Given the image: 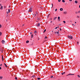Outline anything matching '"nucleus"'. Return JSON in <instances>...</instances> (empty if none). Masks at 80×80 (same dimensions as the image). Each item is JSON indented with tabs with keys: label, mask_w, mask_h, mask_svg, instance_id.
<instances>
[{
	"label": "nucleus",
	"mask_w": 80,
	"mask_h": 80,
	"mask_svg": "<svg viewBox=\"0 0 80 80\" xmlns=\"http://www.w3.org/2000/svg\"><path fill=\"white\" fill-rule=\"evenodd\" d=\"M32 11H33V8L31 7L30 8L29 11V12H32Z\"/></svg>",
	"instance_id": "nucleus-1"
},
{
	"label": "nucleus",
	"mask_w": 80,
	"mask_h": 80,
	"mask_svg": "<svg viewBox=\"0 0 80 80\" xmlns=\"http://www.w3.org/2000/svg\"><path fill=\"white\" fill-rule=\"evenodd\" d=\"M68 37L69 39H72V38H73V37L72 36H69Z\"/></svg>",
	"instance_id": "nucleus-2"
},
{
	"label": "nucleus",
	"mask_w": 80,
	"mask_h": 80,
	"mask_svg": "<svg viewBox=\"0 0 80 80\" xmlns=\"http://www.w3.org/2000/svg\"><path fill=\"white\" fill-rule=\"evenodd\" d=\"M10 9H8V12H7V15H8V13H10Z\"/></svg>",
	"instance_id": "nucleus-3"
},
{
	"label": "nucleus",
	"mask_w": 80,
	"mask_h": 80,
	"mask_svg": "<svg viewBox=\"0 0 80 80\" xmlns=\"http://www.w3.org/2000/svg\"><path fill=\"white\" fill-rule=\"evenodd\" d=\"M1 42H2V43L3 44H4V43H5V41L4 40H2V41Z\"/></svg>",
	"instance_id": "nucleus-4"
},
{
	"label": "nucleus",
	"mask_w": 80,
	"mask_h": 80,
	"mask_svg": "<svg viewBox=\"0 0 80 80\" xmlns=\"http://www.w3.org/2000/svg\"><path fill=\"white\" fill-rule=\"evenodd\" d=\"M68 75H74V74H71V73H69L67 75V76H68Z\"/></svg>",
	"instance_id": "nucleus-5"
},
{
	"label": "nucleus",
	"mask_w": 80,
	"mask_h": 80,
	"mask_svg": "<svg viewBox=\"0 0 80 80\" xmlns=\"http://www.w3.org/2000/svg\"><path fill=\"white\" fill-rule=\"evenodd\" d=\"M40 23H38L37 25V27H40Z\"/></svg>",
	"instance_id": "nucleus-6"
},
{
	"label": "nucleus",
	"mask_w": 80,
	"mask_h": 80,
	"mask_svg": "<svg viewBox=\"0 0 80 80\" xmlns=\"http://www.w3.org/2000/svg\"><path fill=\"white\" fill-rule=\"evenodd\" d=\"M0 10H3V6H1V8H0Z\"/></svg>",
	"instance_id": "nucleus-7"
},
{
	"label": "nucleus",
	"mask_w": 80,
	"mask_h": 80,
	"mask_svg": "<svg viewBox=\"0 0 80 80\" xmlns=\"http://www.w3.org/2000/svg\"><path fill=\"white\" fill-rule=\"evenodd\" d=\"M55 33H56L57 34H58L59 33V32H55Z\"/></svg>",
	"instance_id": "nucleus-8"
},
{
	"label": "nucleus",
	"mask_w": 80,
	"mask_h": 80,
	"mask_svg": "<svg viewBox=\"0 0 80 80\" xmlns=\"http://www.w3.org/2000/svg\"><path fill=\"white\" fill-rule=\"evenodd\" d=\"M4 65L5 67H6V68H7V64H6V63H4Z\"/></svg>",
	"instance_id": "nucleus-9"
},
{
	"label": "nucleus",
	"mask_w": 80,
	"mask_h": 80,
	"mask_svg": "<svg viewBox=\"0 0 80 80\" xmlns=\"http://www.w3.org/2000/svg\"><path fill=\"white\" fill-rule=\"evenodd\" d=\"M0 51H1L2 53L3 52V49H2V48H1Z\"/></svg>",
	"instance_id": "nucleus-10"
},
{
	"label": "nucleus",
	"mask_w": 80,
	"mask_h": 80,
	"mask_svg": "<svg viewBox=\"0 0 80 80\" xmlns=\"http://www.w3.org/2000/svg\"><path fill=\"white\" fill-rule=\"evenodd\" d=\"M64 14H67V12H63Z\"/></svg>",
	"instance_id": "nucleus-11"
},
{
	"label": "nucleus",
	"mask_w": 80,
	"mask_h": 80,
	"mask_svg": "<svg viewBox=\"0 0 80 80\" xmlns=\"http://www.w3.org/2000/svg\"><path fill=\"white\" fill-rule=\"evenodd\" d=\"M60 10V11H63V8H61Z\"/></svg>",
	"instance_id": "nucleus-12"
},
{
	"label": "nucleus",
	"mask_w": 80,
	"mask_h": 80,
	"mask_svg": "<svg viewBox=\"0 0 80 80\" xmlns=\"http://www.w3.org/2000/svg\"><path fill=\"white\" fill-rule=\"evenodd\" d=\"M65 72H64L62 73V75H64V74H65Z\"/></svg>",
	"instance_id": "nucleus-13"
},
{
	"label": "nucleus",
	"mask_w": 80,
	"mask_h": 80,
	"mask_svg": "<svg viewBox=\"0 0 80 80\" xmlns=\"http://www.w3.org/2000/svg\"><path fill=\"white\" fill-rule=\"evenodd\" d=\"M75 3H78V2L77 1H75Z\"/></svg>",
	"instance_id": "nucleus-14"
},
{
	"label": "nucleus",
	"mask_w": 80,
	"mask_h": 80,
	"mask_svg": "<svg viewBox=\"0 0 80 80\" xmlns=\"http://www.w3.org/2000/svg\"><path fill=\"white\" fill-rule=\"evenodd\" d=\"M41 79V78H38V80H40Z\"/></svg>",
	"instance_id": "nucleus-15"
},
{
	"label": "nucleus",
	"mask_w": 80,
	"mask_h": 80,
	"mask_svg": "<svg viewBox=\"0 0 80 80\" xmlns=\"http://www.w3.org/2000/svg\"><path fill=\"white\" fill-rule=\"evenodd\" d=\"M2 61H3V57L2 55Z\"/></svg>",
	"instance_id": "nucleus-16"
},
{
	"label": "nucleus",
	"mask_w": 80,
	"mask_h": 80,
	"mask_svg": "<svg viewBox=\"0 0 80 80\" xmlns=\"http://www.w3.org/2000/svg\"><path fill=\"white\" fill-rule=\"evenodd\" d=\"M62 2H63V3H65V1L64 0H62Z\"/></svg>",
	"instance_id": "nucleus-17"
},
{
	"label": "nucleus",
	"mask_w": 80,
	"mask_h": 80,
	"mask_svg": "<svg viewBox=\"0 0 80 80\" xmlns=\"http://www.w3.org/2000/svg\"><path fill=\"white\" fill-rule=\"evenodd\" d=\"M26 43H29V41H27L26 42Z\"/></svg>",
	"instance_id": "nucleus-18"
},
{
	"label": "nucleus",
	"mask_w": 80,
	"mask_h": 80,
	"mask_svg": "<svg viewBox=\"0 0 80 80\" xmlns=\"http://www.w3.org/2000/svg\"><path fill=\"white\" fill-rule=\"evenodd\" d=\"M2 78H3V77L2 76V77L0 76V79H2Z\"/></svg>",
	"instance_id": "nucleus-19"
},
{
	"label": "nucleus",
	"mask_w": 80,
	"mask_h": 80,
	"mask_svg": "<svg viewBox=\"0 0 80 80\" xmlns=\"http://www.w3.org/2000/svg\"><path fill=\"white\" fill-rule=\"evenodd\" d=\"M32 77H33V78H35V75H33L32 76Z\"/></svg>",
	"instance_id": "nucleus-20"
},
{
	"label": "nucleus",
	"mask_w": 80,
	"mask_h": 80,
	"mask_svg": "<svg viewBox=\"0 0 80 80\" xmlns=\"http://www.w3.org/2000/svg\"><path fill=\"white\" fill-rule=\"evenodd\" d=\"M45 32H46V29H45L44 30V31L43 32V33H45Z\"/></svg>",
	"instance_id": "nucleus-21"
},
{
	"label": "nucleus",
	"mask_w": 80,
	"mask_h": 80,
	"mask_svg": "<svg viewBox=\"0 0 80 80\" xmlns=\"http://www.w3.org/2000/svg\"><path fill=\"white\" fill-rule=\"evenodd\" d=\"M2 32H0V36H1V35H2Z\"/></svg>",
	"instance_id": "nucleus-22"
},
{
	"label": "nucleus",
	"mask_w": 80,
	"mask_h": 80,
	"mask_svg": "<svg viewBox=\"0 0 80 80\" xmlns=\"http://www.w3.org/2000/svg\"><path fill=\"white\" fill-rule=\"evenodd\" d=\"M60 18V17H58V20H59Z\"/></svg>",
	"instance_id": "nucleus-23"
},
{
	"label": "nucleus",
	"mask_w": 80,
	"mask_h": 80,
	"mask_svg": "<svg viewBox=\"0 0 80 80\" xmlns=\"http://www.w3.org/2000/svg\"><path fill=\"white\" fill-rule=\"evenodd\" d=\"M57 17H56L55 18H54V20H56V19L57 18Z\"/></svg>",
	"instance_id": "nucleus-24"
},
{
	"label": "nucleus",
	"mask_w": 80,
	"mask_h": 80,
	"mask_svg": "<svg viewBox=\"0 0 80 80\" xmlns=\"http://www.w3.org/2000/svg\"><path fill=\"white\" fill-rule=\"evenodd\" d=\"M53 77V76H51V77H50V78H52Z\"/></svg>",
	"instance_id": "nucleus-25"
},
{
	"label": "nucleus",
	"mask_w": 80,
	"mask_h": 80,
	"mask_svg": "<svg viewBox=\"0 0 80 80\" xmlns=\"http://www.w3.org/2000/svg\"><path fill=\"white\" fill-rule=\"evenodd\" d=\"M78 78H80V76H79V75H78Z\"/></svg>",
	"instance_id": "nucleus-26"
},
{
	"label": "nucleus",
	"mask_w": 80,
	"mask_h": 80,
	"mask_svg": "<svg viewBox=\"0 0 80 80\" xmlns=\"http://www.w3.org/2000/svg\"><path fill=\"white\" fill-rule=\"evenodd\" d=\"M58 1L59 2H60L61 1V0H58Z\"/></svg>",
	"instance_id": "nucleus-27"
},
{
	"label": "nucleus",
	"mask_w": 80,
	"mask_h": 80,
	"mask_svg": "<svg viewBox=\"0 0 80 80\" xmlns=\"http://www.w3.org/2000/svg\"><path fill=\"white\" fill-rule=\"evenodd\" d=\"M57 9H56L55 10V12H57Z\"/></svg>",
	"instance_id": "nucleus-28"
},
{
	"label": "nucleus",
	"mask_w": 80,
	"mask_h": 80,
	"mask_svg": "<svg viewBox=\"0 0 80 80\" xmlns=\"http://www.w3.org/2000/svg\"><path fill=\"white\" fill-rule=\"evenodd\" d=\"M36 14L34 15V16L35 17H36Z\"/></svg>",
	"instance_id": "nucleus-29"
},
{
	"label": "nucleus",
	"mask_w": 80,
	"mask_h": 80,
	"mask_svg": "<svg viewBox=\"0 0 80 80\" xmlns=\"http://www.w3.org/2000/svg\"><path fill=\"white\" fill-rule=\"evenodd\" d=\"M2 27V25L1 24H0V28Z\"/></svg>",
	"instance_id": "nucleus-30"
},
{
	"label": "nucleus",
	"mask_w": 80,
	"mask_h": 80,
	"mask_svg": "<svg viewBox=\"0 0 80 80\" xmlns=\"http://www.w3.org/2000/svg\"><path fill=\"white\" fill-rule=\"evenodd\" d=\"M51 5H52V7L51 8H53V4H51Z\"/></svg>",
	"instance_id": "nucleus-31"
},
{
	"label": "nucleus",
	"mask_w": 80,
	"mask_h": 80,
	"mask_svg": "<svg viewBox=\"0 0 80 80\" xmlns=\"http://www.w3.org/2000/svg\"><path fill=\"white\" fill-rule=\"evenodd\" d=\"M78 43H79V42H77V45H78Z\"/></svg>",
	"instance_id": "nucleus-32"
},
{
	"label": "nucleus",
	"mask_w": 80,
	"mask_h": 80,
	"mask_svg": "<svg viewBox=\"0 0 80 80\" xmlns=\"http://www.w3.org/2000/svg\"><path fill=\"white\" fill-rule=\"evenodd\" d=\"M78 13H80V11H78Z\"/></svg>",
	"instance_id": "nucleus-33"
},
{
	"label": "nucleus",
	"mask_w": 80,
	"mask_h": 80,
	"mask_svg": "<svg viewBox=\"0 0 80 80\" xmlns=\"http://www.w3.org/2000/svg\"><path fill=\"white\" fill-rule=\"evenodd\" d=\"M63 22L64 23H65V21H63Z\"/></svg>",
	"instance_id": "nucleus-34"
},
{
	"label": "nucleus",
	"mask_w": 80,
	"mask_h": 80,
	"mask_svg": "<svg viewBox=\"0 0 80 80\" xmlns=\"http://www.w3.org/2000/svg\"><path fill=\"white\" fill-rule=\"evenodd\" d=\"M15 79L16 80H17V77H15Z\"/></svg>",
	"instance_id": "nucleus-35"
},
{
	"label": "nucleus",
	"mask_w": 80,
	"mask_h": 80,
	"mask_svg": "<svg viewBox=\"0 0 80 80\" xmlns=\"http://www.w3.org/2000/svg\"><path fill=\"white\" fill-rule=\"evenodd\" d=\"M49 16H50V14H49L48 16V18Z\"/></svg>",
	"instance_id": "nucleus-36"
},
{
	"label": "nucleus",
	"mask_w": 80,
	"mask_h": 80,
	"mask_svg": "<svg viewBox=\"0 0 80 80\" xmlns=\"http://www.w3.org/2000/svg\"><path fill=\"white\" fill-rule=\"evenodd\" d=\"M37 20H39L40 18H38L37 19Z\"/></svg>",
	"instance_id": "nucleus-37"
},
{
	"label": "nucleus",
	"mask_w": 80,
	"mask_h": 80,
	"mask_svg": "<svg viewBox=\"0 0 80 80\" xmlns=\"http://www.w3.org/2000/svg\"><path fill=\"white\" fill-rule=\"evenodd\" d=\"M47 38V36H45V38Z\"/></svg>",
	"instance_id": "nucleus-38"
},
{
	"label": "nucleus",
	"mask_w": 80,
	"mask_h": 80,
	"mask_svg": "<svg viewBox=\"0 0 80 80\" xmlns=\"http://www.w3.org/2000/svg\"><path fill=\"white\" fill-rule=\"evenodd\" d=\"M77 18H80V17L78 16H77Z\"/></svg>",
	"instance_id": "nucleus-39"
},
{
	"label": "nucleus",
	"mask_w": 80,
	"mask_h": 80,
	"mask_svg": "<svg viewBox=\"0 0 80 80\" xmlns=\"http://www.w3.org/2000/svg\"><path fill=\"white\" fill-rule=\"evenodd\" d=\"M60 31H62V29H61V28H60Z\"/></svg>",
	"instance_id": "nucleus-40"
},
{
	"label": "nucleus",
	"mask_w": 80,
	"mask_h": 80,
	"mask_svg": "<svg viewBox=\"0 0 80 80\" xmlns=\"http://www.w3.org/2000/svg\"><path fill=\"white\" fill-rule=\"evenodd\" d=\"M32 37H33V34L31 35V38H32Z\"/></svg>",
	"instance_id": "nucleus-41"
},
{
	"label": "nucleus",
	"mask_w": 80,
	"mask_h": 80,
	"mask_svg": "<svg viewBox=\"0 0 80 80\" xmlns=\"http://www.w3.org/2000/svg\"><path fill=\"white\" fill-rule=\"evenodd\" d=\"M70 2H72V0H69Z\"/></svg>",
	"instance_id": "nucleus-42"
},
{
	"label": "nucleus",
	"mask_w": 80,
	"mask_h": 80,
	"mask_svg": "<svg viewBox=\"0 0 80 80\" xmlns=\"http://www.w3.org/2000/svg\"><path fill=\"white\" fill-rule=\"evenodd\" d=\"M76 14H77V13H78V12H76Z\"/></svg>",
	"instance_id": "nucleus-43"
},
{
	"label": "nucleus",
	"mask_w": 80,
	"mask_h": 80,
	"mask_svg": "<svg viewBox=\"0 0 80 80\" xmlns=\"http://www.w3.org/2000/svg\"><path fill=\"white\" fill-rule=\"evenodd\" d=\"M37 31H35L34 32V33H37Z\"/></svg>",
	"instance_id": "nucleus-44"
},
{
	"label": "nucleus",
	"mask_w": 80,
	"mask_h": 80,
	"mask_svg": "<svg viewBox=\"0 0 80 80\" xmlns=\"http://www.w3.org/2000/svg\"><path fill=\"white\" fill-rule=\"evenodd\" d=\"M55 29H57V27H56Z\"/></svg>",
	"instance_id": "nucleus-45"
},
{
	"label": "nucleus",
	"mask_w": 80,
	"mask_h": 80,
	"mask_svg": "<svg viewBox=\"0 0 80 80\" xmlns=\"http://www.w3.org/2000/svg\"><path fill=\"white\" fill-rule=\"evenodd\" d=\"M1 69H2V68H1V67H0V70H1Z\"/></svg>",
	"instance_id": "nucleus-46"
},
{
	"label": "nucleus",
	"mask_w": 80,
	"mask_h": 80,
	"mask_svg": "<svg viewBox=\"0 0 80 80\" xmlns=\"http://www.w3.org/2000/svg\"><path fill=\"white\" fill-rule=\"evenodd\" d=\"M2 7V5L1 4H0V7Z\"/></svg>",
	"instance_id": "nucleus-47"
},
{
	"label": "nucleus",
	"mask_w": 80,
	"mask_h": 80,
	"mask_svg": "<svg viewBox=\"0 0 80 80\" xmlns=\"http://www.w3.org/2000/svg\"><path fill=\"white\" fill-rule=\"evenodd\" d=\"M0 66H2V64H1V65H0Z\"/></svg>",
	"instance_id": "nucleus-48"
},
{
	"label": "nucleus",
	"mask_w": 80,
	"mask_h": 80,
	"mask_svg": "<svg viewBox=\"0 0 80 80\" xmlns=\"http://www.w3.org/2000/svg\"><path fill=\"white\" fill-rule=\"evenodd\" d=\"M30 34H31V35H32V33H31V32H30Z\"/></svg>",
	"instance_id": "nucleus-49"
},
{
	"label": "nucleus",
	"mask_w": 80,
	"mask_h": 80,
	"mask_svg": "<svg viewBox=\"0 0 80 80\" xmlns=\"http://www.w3.org/2000/svg\"><path fill=\"white\" fill-rule=\"evenodd\" d=\"M50 22L51 23H52V21H51Z\"/></svg>",
	"instance_id": "nucleus-50"
},
{
	"label": "nucleus",
	"mask_w": 80,
	"mask_h": 80,
	"mask_svg": "<svg viewBox=\"0 0 80 80\" xmlns=\"http://www.w3.org/2000/svg\"><path fill=\"white\" fill-rule=\"evenodd\" d=\"M79 8H80V5L79 6Z\"/></svg>",
	"instance_id": "nucleus-51"
},
{
	"label": "nucleus",
	"mask_w": 80,
	"mask_h": 80,
	"mask_svg": "<svg viewBox=\"0 0 80 80\" xmlns=\"http://www.w3.org/2000/svg\"><path fill=\"white\" fill-rule=\"evenodd\" d=\"M75 23H77V22H75Z\"/></svg>",
	"instance_id": "nucleus-52"
},
{
	"label": "nucleus",
	"mask_w": 80,
	"mask_h": 80,
	"mask_svg": "<svg viewBox=\"0 0 80 80\" xmlns=\"http://www.w3.org/2000/svg\"><path fill=\"white\" fill-rule=\"evenodd\" d=\"M59 28V27H58V28Z\"/></svg>",
	"instance_id": "nucleus-53"
},
{
	"label": "nucleus",
	"mask_w": 80,
	"mask_h": 80,
	"mask_svg": "<svg viewBox=\"0 0 80 80\" xmlns=\"http://www.w3.org/2000/svg\"><path fill=\"white\" fill-rule=\"evenodd\" d=\"M23 26H24V24L23 25Z\"/></svg>",
	"instance_id": "nucleus-54"
},
{
	"label": "nucleus",
	"mask_w": 80,
	"mask_h": 80,
	"mask_svg": "<svg viewBox=\"0 0 80 80\" xmlns=\"http://www.w3.org/2000/svg\"><path fill=\"white\" fill-rule=\"evenodd\" d=\"M72 26L73 25V24H72Z\"/></svg>",
	"instance_id": "nucleus-55"
},
{
	"label": "nucleus",
	"mask_w": 80,
	"mask_h": 80,
	"mask_svg": "<svg viewBox=\"0 0 80 80\" xmlns=\"http://www.w3.org/2000/svg\"><path fill=\"white\" fill-rule=\"evenodd\" d=\"M59 30H58V32H59Z\"/></svg>",
	"instance_id": "nucleus-56"
},
{
	"label": "nucleus",
	"mask_w": 80,
	"mask_h": 80,
	"mask_svg": "<svg viewBox=\"0 0 80 80\" xmlns=\"http://www.w3.org/2000/svg\"><path fill=\"white\" fill-rule=\"evenodd\" d=\"M71 22H72V21H71Z\"/></svg>",
	"instance_id": "nucleus-57"
}]
</instances>
